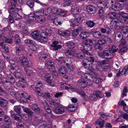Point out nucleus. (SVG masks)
Instances as JSON below:
<instances>
[{"mask_svg":"<svg viewBox=\"0 0 128 128\" xmlns=\"http://www.w3.org/2000/svg\"><path fill=\"white\" fill-rule=\"evenodd\" d=\"M89 33L86 32H82L79 35L80 38L82 39L86 38L89 36Z\"/></svg>","mask_w":128,"mask_h":128,"instance_id":"31","label":"nucleus"},{"mask_svg":"<svg viewBox=\"0 0 128 128\" xmlns=\"http://www.w3.org/2000/svg\"><path fill=\"white\" fill-rule=\"evenodd\" d=\"M58 42L57 41L53 42L51 44V46L53 48L54 50H58L61 48L62 47L61 45L58 44Z\"/></svg>","mask_w":128,"mask_h":128,"instance_id":"20","label":"nucleus"},{"mask_svg":"<svg viewBox=\"0 0 128 128\" xmlns=\"http://www.w3.org/2000/svg\"><path fill=\"white\" fill-rule=\"evenodd\" d=\"M74 56L76 57L78 59H82L84 57L83 55L80 53H75L74 54Z\"/></svg>","mask_w":128,"mask_h":128,"instance_id":"59","label":"nucleus"},{"mask_svg":"<svg viewBox=\"0 0 128 128\" xmlns=\"http://www.w3.org/2000/svg\"><path fill=\"white\" fill-rule=\"evenodd\" d=\"M23 110L24 112L28 114L31 116H32L34 115L33 112L28 108H24Z\"/></svg>","mask_w":128,"mask_h":128,"instance_id":"44","label":"nucleus"},{"mask_svg":"<svg viewBox=\"0 0 128 128\" xmlns=\"http://www.w3.org/2000/svg\"><path fill=\"white\" fill-rule=\"evenodd\" d=\"M111 7H112V8H114V9L115 10L119 11L121 10L120 4L119 3L116 4L114 6L113 5L112 6H109L110 8Z\"/></svg>","mask_w":128,"mask_h":128,"instance_id":"40","label":"nucleus"},{"mask_svg":"<svg viewBox=\"0 0 128 128\" xmlns=\"http://www.w3.org/2000/svg\"><path fill=\"white\" fill-rule=\"evenodd\" d=\"M4 120L6 122V123H8V124H10L11 120L9 116H8L7 115H5L4 116Z\"/></svg>","mask_w":128,"mask_h":128,"instance_id":"61","label":"nucleus"},{"mask_svg":"<svg viewBox=\"0 0 128 128\" xmlns=\"http://www.w3.org/2000/svg\"><path fill=\"white\" fill-rule=\"evenodd\" d=\"M8 12L10 16L15 18L16 20L18 18H22L21 14L22 13V10L20 8L11 7L10 9L8 10Z\"/></svg>","mask_w":128,"mask_h":128,"instance_id":"3","label":"nucleus"},{"mask_svg":"<svg viewBox=\"0 0 128 128\" xmlns=\"http://www.w3.org/2000/svg\"><path fill=\"white\" fill-rule=\"evenodd\" d=\"M16 44H19L20 42L19 36L18 34H16L14 36Z\"/></svg>","mask_w":128,"mask_h":128,"instance_id":"55","label":"nucleus"},{"mask_svg":"<svg viewBox=\"0 0 128 128\" xmlns=\"http://www.w3.org/2000/svg\"><path fill=\"white\" fill-rule=\"evenodd\" d=\"M109 17L110 19H114L116 18L117 14L114 12H111L110 13Z\"/></svg>","mask_w":128,"mask_h":128,"instance_id":"54","label":"nucleus"},{"mask_svg":"<svg viewBox=\"0 0 128 128\" xmlns=\"http://www.w3.org/2000/svg\"><path fill=\"white\" fill-rule=\"evenodd\" d=\"M53 33L52 28H48L46 29L45 32H43L41 33V36L42 38L45 40L44 41L46 42L47 41V38L46 36H43L44 35L46 36H50L53 34Z\"/></svg>","mask_w":128,"mask_h":128,"instance_id":"9","label":"nucleus"},{"mask_svg":"<svg viewBox=\"0 0 128 128\" xmlns=\"http://www.w3.org/2000/svg\"><path fill=\"white\" fill-rule=\"evenodd\" d=\"M53 110L54 112L57 114H62L65 112V108L62 107H57Z\"/></svg>","mask_w":128,"mask_h":128,"instance_id":"18","label":"nucleus"},{"mask_svg":"<svg viewBox=\"0 0 128 128\" xmlns=\"http://www.w3.org/2000/svg\"><path fill=\"white\" fill-rule=\"evenodd\" d=\"M17 84L18 86H22V87L24 86H26V83L25 80L22 79L21 80H20L19 81L17 82Z\"/></svg>","mask_w":128,"mask_h":128,"instance_id":"37","label":"nucleus"},{"mask_svg":"<svg viewBox=\"0 0 128 128\" xmlns=\"http://www.w3.org/2000/svg\"><path fill=\"white\" fill-rule=\"evenodd\" d=\"M66 70L64 66H62L58 70V72L62 76H64L66 74Z\"/></svg>","mask_w":128,"mask_h":128,"instance_id":"27","label":"nucleus"},{"mask_svg":"<svg viewBox=\"0 0 128 128\" xmlns=\"http://www.w3.org/2000/svg\"><path fill=\"white\" fill-rule=\"evenodd\" d=\"M22 49L21 48H16V54L18 55H20V54H22Z\"/></svg>","mask_w":128,"mask_h":128,"instance_id":"62","label":"nucleus"},{"mask_svg":"<svg viewBox=\"0 0 128 128\" xmlns=\"http://www.w3.org/2000/svg\"><path fill=\"white\" fill-rule=\"evenodd\" d=\"M11 89H12V88H10V89H8L9 90V92L10 93V94L12 96L13 98H15L18 100H20V98H18V92L10 91V90Z\"/></svg>","mask_w":128,"mask_h":128,"instance_id":"28","label":"nucleus"},{"mask_svg":"<svg viewBox=\"0 0 128 128\" xmlns=\"http://www.w3.org/2000/svg\"><path fill=\"white\" fill-rule=\"evenodd\" d=\"M19 59L24 68H29L30 66L31 63L28 61V60L25 56H22L20 57Z\"/></svg>","mask_w":128,"mask_h":128,"instance_id":"10","label":"nucleus"},{"mask_svg":"<svg viewBox=\"0 0 128 128\" xmlns=\"http://www.w3.org/2000/svg\"><path fill=\"white\" fill-rule=\"evenodd\" d=\"M36 71H37L39 76L41 77L42 76V75L44 74V69L39 68Z\"/></svg>","mask_w":128,"mask_h":128,"instance_id":"53","label":"nucleus"},{"mask_svg":"<svg viewBox=\"0 0 128 128\" xmlns=\"http://www.w3.org/2000/svg\"><path fill=\"white\" fill-rule=\"evenodd\" d=\"M26 4L31 8H33L34 6V2L31 0H29L26 2Z\"/></svg>","mask_w":128,"mask_h":128,"instance_id":"46","label":"nucleus"},{"mask_svg":"<svg viewBox=\"0 0 128 128\" xmlns=\"http://www.w3.org/2000/svg\"><path fill=\"white\" fill-rule=\"evenodd\" d=\"M88 60L87 59H84L83 60L82 64L85 68L87 69L88 72H82L81 74L82 77L84 78H87L88 77H90L92 78H95L97 75V74L96 72H94V69L92 66V63L90 62H88Z\"/></svg>","mask_w":128,"mask_h":128,"instance_id":"2","label":"nucleus"},{"mask_svg":"<svg viewBox=\"0 0 128 128\" xmlns=\"http://www.w3.org/2000/svg\"><path fill=\"white\" fill-rule=\"evenodd\" d=\"M122 14L121 15V20L118 19L119 20L120 23L122 25H123L124 23H126V20L128 19V14L127 13H124V12H122Z\"/></svg>","mask_w":128,"mask_h":128,"instance_id":"13","label":"nucleus"},{"mask_svg":"<svg viewBox=\"0 0 128 128\" xmlns=\"http://www.w3.org/2000/svg\"><path fill=\"white\" fill-rule=\"evenodd\" d=\"M66 46L67 48L70 49H73L76 46L75 44L72 41H70L66 43Z\"/></svg>","mask_w":128,"mask_h":128,"instance_id":"26","label":"nucleus"},{"mask_svg":"<svg viewBox=\"0 0 128 128\" xmlns=\"http://www.w3.org/2000/svg\"><path fill=\"white\" fill-rule=\"evenodd\" d=\"M52 9L50 8L47 9L40 8L34 12L32 16H30L28 23H30V21L35 22L41 23L45 22L46 18L44 16L49 15L51 18L52 16Z\"/></svg>","mask_w":128,"mask_h":128,"instance_id":"1","label":"nucleus"},{"mask_svg":"<svg viewBox=\"0 0 128 128\" xmlns=\"http://www.w3.org/2000/svg\"><path fill=\"white\" fill-rule=\"evenodd\" d=\"M127 92H128V88L127 86H125L123 89L122 93V97L123 98L125 96H126Z\"/></svg>","mask_w":128,"mask_h":128,"instance_id":"45","label":"nucleus"},{"mask_svg":"<svg viewBox=\"0 0 128 128\" xmlns=\"http://www.w3.org/2000/svg\"><path fill=\"white\" fill-rule=\"evenodd\" d=\"M90 77H88L87 78V82H86L85 80L83 79L79 80L77 82V85L79 87L82 88H85L87 86H91L93 84V80H91Z\"/></svg>","mask_w":128,"mask_h":128,"instance_id":"5","label":"nucleus"},{"mask_svg":"<svg viewBox=\"0 0 128 128\" xmlns=\"http://www.w3.org/2000/svg\"><path fill=\"white\" fill-rule=\"evenodd\" d=\"M128 74V65H127L123 68L121 72V75L126 74Z\"/></svg>","mask_w":128,"mask_h":128,"instance_id":"42","label":"nucleus"},{"mask_svg":"<svg viewBox=\"0 0 128 128\" xmlns=\"http://www.w3.org/2000/svg\"><path fill=\"white\" fill-rule=\"evenodd\" d=\"M24 42L27 44H35V42L33 40L30 39H27L25 40Z\"/></svg>","mask_w":128,"mask_h":128,"instance_id":"48","label":"nucleus"},{"mask_svg":"<svg viewBox=\"0 0 128 128\" xmlns=\"http://www.w3.org/2000/svg\"><path fill=\"white\" fill-rule=\"evenodd\" d=\"M1 40L3 41L4 42L10 44H12L13 42L12 39L6 38L4 37Z\"/></svg>","mask_w":128,"mask_h":128,"instance_id":"43","label":"nucleus"},{"mask_svg":"<svg viewBox=\"0 0 128 128\" xmlns=\"http://www.w3.org/2000/svg\"><path fill=\"white\" fill-rule=\"evenodd\" d=\"M123 25H122L120 24V27L121 28L119 29H121L122 32L124 34H126L128 32V28L125 26H124Z\"/></svg>","mask_w":128,"mask_h":128,"instance_id":"41","label":"nucleus"},{"mask_svg":"<svg viewBox=\"0 0 128 128\" xmlns=\"http://www.w3.org/2000/svg\"><path fill=\"white\" fill-rule=\"evenodd\" d=\"M8 104L7 100L0 97V106L2 107H6Z\"/></svg>","mask_w":128,"mask_h":128,"instance_id":"35","label":"nucleus"},{"mask_svg":"<svg viewBox=\"0 0 128 128\" xmlns=\"http://www.w3.org/2000/svg\"><path fill=\"white\" fill-rule=\"evenodd\" d=\"M32 108L35 112L39 113L40 112V109L38 106L35 104H33L32 105Z\"/></svg>","mask_w":128,"mask_h":128,"instance_id":"39","label":"nucleus"},{"mask_svg":"<svg viewBox=\"0 0 128 128\" xmlns=\"http://www.w3.org/2000/svg\"><path fill=\"white\" fill-rule=\"evenodd\" d=\"M34 122L36 125L38 124L39 123H42V121L40 120L38 117L36 116L34 118Z\"/></svg>","mask_w":128,"mask_h":128,"instance_id":"63","label":"nucleus"},{"mask_svg":"<svg viewBox=\"0 0 128 128\" xmlns=\"http://www.w3.org/2000/svg\"><path fill=\"white\" fill-rule=\"evenodd\" d=\"M18 96L21 98L24 97L27 100H30V96H28L27 94L22 90H20L18 92Z\"/></svg>","mask_w":128,"mask_h":128,"instance_id":"15","label":"nucleus"},{"mask_svg":"<svg viewBox=\"0 0 128 128\" xmlns=\"http://www.w3.org/2000/svg\"><path fill=\"white\" fill-rule=\"evenodd\" d=\"M61 87L63 88H65L70 92H74L76 90L75 89L73 88L70 84H66V83H61Z\"/></svg>","mask_w":128,"mask_h":128,"instance_id":"14","label":"nucleus"},{"mask_svg":"<svg viewBox=\"0 0 128 128\" xmlns=\"http://www.w3.org/2000/svg\"><path fill=\"white\" fill-rule=\"evenodd\" d=\"M97 75L98 74H97ZM98 75L96 76V78H91L92 79V80H93V82L94 81V82L96 84H98L102 82V80L100 78H97V77Z\"/></svg>","mask_w":128,"mask_h":128,"instance_id":"51","label":"nucleus"},{"mask_svg":"<svg viewBox=\"0 0 128 128\" xmlns=\"http://www.w3.org/2000/svg\"><path fill=\"white\" fill-rule=\"evenodd\" d=\"M86 24L88 27L90 28L93 27L95 24L93 21L91 20H89L86 22Z\"/></svg>","mask_w":128,"mask_h":128,"instance_id":"49","label":"nucleus"},{"mask_svg":"<svg viewBox=\"0 0 128 128\" xmlns=\"http://www.w3.org/2000/svg\"><path fill=\"white\" fill-rule=\"evenodd\" d=\"M104 13V11L102 9H100L98 11V14L99 17L102 18H103L104 17V16L103 15Z\"/></svg>","mask_w":128,"mask_h":128,"instance_id":"58","label":"nucleus"},{"mask_svg":"<svg viewBox=\"0 0 128 128\" xmlns=\"http://www.w3.org/2000/svg\"><path fill=\"white\" fill-rule=\"evenodd\" d=\"M86 9L87 11L88 12H95L97 10L96 8L94 6L90 4L87 6Z\"/></svg>","mask_w":128,"mask_h":128,"instance_id":"23","label":"nucleus"},{"mask_svg":"<svg viewBox=\"0 0 128 128\" xmlns=\"http://www.w3.org/2000/svg\"><path fill=\"white\" fill-rule=\"evenodd\" d=\"M122 34L121 32H118L116 34L115 39L117 42H120L122 40Z\"/></svg>","mask_w":128,"mask_h":128,"instance_id":"29","label":"nucleus"},{"mask_svg":"<svg viewBox=\"0 0 128 128\" xmlns=\"http://www.w3.org/2000/svg\"><path fill=\"white\" fill-rule=\"evenodd\" d=\"M17 67L16 66H12L10 70V72L12 73H14L16 72L17 70Z\"/></svg>","mask_w":128,"mask_h":128,"instance_id":"64","label":"nucleus"},{"mask_svg":"<svg viewBox=\"0 0 128 128\" xmlns=\"http://www.w3.org/2000/svg\"><path fill=\"white\" fill-rule=\"evenodd\" d=\"M14 109L15 112L18 114L20 112L21 109L20 106H16L14 107Z\"/></svg>","mask_w":128,"mask_h":128,"instance_id":"56","label":"nucleus"},{"mask_svg":"<svg viewBox=\"0 0 128 128\" xmlns=\"http://www.w3.org/2000/svg\"><path fill=\"white\" fill-rule=\"evenodd\" d=\"M52 16L51 18V19H54V24L56 26H58V25H60L61 23L60 22V17L58 16L55 18H54Z\"/></svg>","mask_w":128,"mask_h":128,"instance_id":"30","label":"nucleus"},{"mask_svg":"<svg viewBox=\"0 0 128 128\" xmlns=\"http://www.w3.org/2000/svg\"><path fill=\"white\" fill-rule=\"evenodd\" d=\"M115 0H107L106 3L104 2H100V6H101V8H104L105 7L107 8L109 7V6H113V4L115 1Z\"/></svg>","mask_w":128,"mask_h":128,"instance_id":"11","label":"nucleus"},{"mask_svg":"<svg viewBox=\"0 0 128 128\" xmlns=\"http://www.w3.org/2000/svg\"><path fill=\"white\" fill-rule=\"evenodd\" d=\"M58 32L60 35L64 36H69L70 33V31L68 30L63 31L61 29H59Z\"/></svg>","mask_w":128,"mask_h":128,"instance_id":"24","label":"nucleus"},{"mask_svg":"<svg viewBox=\"0 0 128 128\" xmlns=\"http://www.w3.org/2000/svg\"><path fill=\"white\" fill-rule=\"evenodd\" d=\"M12 117L18 122H20L22 118V116L16 114H12Z\"/></svg>","mask_w":128,"mask_h":128,"instance_id":"32","label":"nucleus"},{"mask_svg":"<svg viewBox=\"0 0 128 128\" xmlns=\"http://www.w3.org/2000/svg\"><path fill=\"white\" fill-rule=\"evenodd\" d=\"M34 90L37 93L38 95L41 96L42 95V93L40 92V89L39 88L36 87L34 88Z\"/></svg>","mask_w":128,"mask_h":128,"instance_id":"60","label":"nucleus"},{"mask_svg":"<svg viewBox=\"0 0 128 128\" xmlns=\"http://www.w3.org/2000/svg\"><path fill=\"white\" fill-rule=\"evenodd\" d=\"M98 55L100 57L106 59H110L113 56L112 54L109 51L106 50L98 52Z\"/></svg>","mask_w":128,"mask_h":128,"instance_id":"8","label":"nucleus"},{"mask_svg":"<svg viewBox=\"0 0 128 128\" xmlns=\"http://www.w3.org/2000/svg\"><path fill=\"white\" fill-rule=\"evenodd\" d=\"M94 36L96 38L100 39L102 38V34L100 32L98 31H95L93 33Z\"/></svg>","mask_w":128,"mask_h":128,"instance_id":"36","label":"nucleus"},{"mask_svg":"<svg viewBox=\"0 0 128 128\" xmlns=\"http://www.w3.org/2000/svg\"><path fill=\"white\" fill-rule=\"evenodd\" d=\"M119 21V20H117L112 21L110 24V28L112 29L115 28L116 29L119 30L121 28L120 26L121 24Z\"/></svg>","mask_w":128,"mask_h":128,"instance_id":"12","label":"nucleus"},{"mask_svg":"<svg viewBox=\"0 0 128 128\" xmlns=\"http://www.w3.org/2000/svg\"><path fill=\"white\" fill-rule=\"evenodd\" d=\"M81 8L80 7H78L76 8H71V11L73 14L77 16L79 15L78 14L79 12L80 11Z\"/></svg>","mask_w":128,"mask_h":128,"instance_id":"22","label":"nucleus"},{"mask_svg":"<svg viewBox=\"0 0 128 128\" xmlns=\"http://www.w3.org/2000/svg\"><path fill=\"white\" fill-rule=\"evenodd\" d=\"M51 75L49 73H46L44 76L42 77V79L44 80L48 83L52 87L54 86L55 84L54 82L51 80Z\"/></svg>","mask_w":128,"mask_h":128,"instance_id":"7","label":"nucleus"},{"mask_svg":"<svg viewBox=\"0 0 128 128\" xmlns=\"http://www.w3.org/2000/svg\"><path fill=\"white\" fill-rule=\"evenodd\" d=\"M74 52L71 50H67L65 53V54L66 56H68L70 55V56H74V54H75Z\"/></svg>","mask_w":128,"mask_h":128,"instance_id":"57","label":"nucleus"},{"mask_svg":"<svg viewBox=\"0 0 128 128\" xmlns=\"http://www.w3.org/2000/svg\"><path fill=\"white\" fill-rule=\"evenodd\" d=\"M66 12V11L60 9V12H59L58 14V15H59V16L61 17L65 16Z\"/></svg>","mask_w":128,"mask_h":128,"instance_id":"47","label":"nucleus"},{"mask_svg":"<svg viewBox=\"0 0 128 128\" xmlns=\"http://www.w3.org/2000/svg\"><path fill=\"white\" fill-rule=\"evenodd\" d=\"M47 56V54L46 53H43L41 54L39 58V62L40 64L43 63L44 61L46 58Z\"/></svg>","mask_w":128,"mask_h":128,"instance_id":"34","label":"nucleus"},{"mask_svg":"<svg viewBox=\"0 0 128 128\" xmlns=\"http://www.w3.org/2000/svg\"><path fill=\"white\" fill-rule=\"evenodd\" d=\"M31 35L34 39L38 40L40 38V34L38 30H36L32 33Z\"/></svg>","mask_w":128,"mask_h":128,"instance_id":"25","label":"nucleus"},{"mask_svg":"<svg viewBox=\"0 0 128 128\" xmlns=\"http://www.w3.org/2000/svg\"><path fill=\"white\" fill-rule=\"evenodd\" d=\"M75 18L72 19L69 21L70 25L73 27L76 26H78L79 24L82 19V17L80 15L75 16Z\"/></svg>","mask_w":128,"mask_h":128,"instance_id":"6","label":"nucleus"},{"mask_svg":"<svg viewBox=\"0 0 128 128\" xmlns=\"http://www.w3.org/2000/svg\"><path fill=\"white\" fill-rule=\"evenodd\" d=\"M84 0H66V1L68 2H70L67 5L72 7L75 6L79 2H83Z\"/></svg>","mask_w":128,"mask_h":128,"instance_id":"17","label":"nucleus"},{"mask_svg":"<svg viewBox=\"0 0 128 128\" xmlns=\"http://www.w3.org/2000/svg\"><path fill=\"white\" fill-rule=\"evenodd\" d=\"M101 32L104 34L106 32V33L108 34H109L110 32V28L108 27L104 28H102L100 30Z\"/></svg>","mask_w":128,"mask_h":128,"instance_id":"38","label":"nucleus"},{"mask_svg":"<svg viewBox=\"0 0 128 128\" xmlns=\"http://www.w3.org/2000/svg\"><path fill=\"white\" fill-rule=\"evenodd\" d=\"M45 102L44 105V109L46 111L48 112V113H50V116L52 118H54L56 117V116L54 115H53L51 113L52 112L50 108L48 107V104H49L51 106L53 105L55 106H58L59 104V103L58 102H56L53 101H52V102Z\"/></svg>","mask_w":128,"mask_h":128,"instance_id":"4","label":"nucleus"},{"mask_svg":"<svg viewBox=\"0 0 128 128\" xmlns=\"http://www.w3.org/2000/svg\"><path fill=\"white\" fill-rule=\"evenodd\" d=\"M60 9L57 8H53L52 9V16L56 17V15H58V14Z\"/></svg>","mask_w":128,"mask_h":128,"instance_id":"33","label":"nucleus"},{"mask_svg":"<svg viewBox=\"0 0 128 128\" xmlns=\"http://www.w3.org/2000/svg\"><path fill=\"white\" fill-rule=\"evenodd\" d=\"M51 60H49L45 64V66L49 71H52V70L54 69L55 67L54 66Z\"/></svg>","mask_w":128,"mask_h":128,"instance_id":"16","label":"nucleus"},{"mask_svg":"<svg viewBox=\"0 0 128 128\" xmlns=\"http://www.w3.org/2000/svg\"><path fill=\"white\" fill-rule=\"evenodd\" d=\"M95 95L96 98H102L103 96L102 93L101 91L99 90H97L96 92Z\"/></svg>","mask_w":128,"mask_h":128,"instance_id":"50","label":"nucleus"},{"mask_svg":"<svg viewBox=\"0 0 128 128\" xmlns=\"http://www.w3.org/2000/svg\"><path fill=\"white\" fill-rule=\"evenodd\" d=\"M93 39H89L87 40V42L85 44V48L88 50H91L92 49V45L93 44Z\"/></svg>","mask_w":128,"mask_h":128,"instance_id":"19","label":"nucleus"},{"mask_svg":"<svg viewBox=\"0 0 128 128\" xmlns=\"http://www.w3.org/2000/svg\"><path fill=\"white\" fill-rule=\"evenodd\" d=\"M25 22H23L22 24L20 23L19 24V25L20 27V28H22V32L24 33L23 34H24L25 35H27L28 34V32L25 25Z\"/></svg>","mask_w":128,"mask_h":128,"instance_id":"21","label":"nucleus"},{"mask_svg":"<svg viewBox=\"0 0 128 128\" xmlns=\"http://www.w3.org/2000/svg\"><path fill=\"white\" fill-rule=\"evenodd\" d=\"M5 66V63L4 61L2 60H0V72L4 68Z\"/></svg>","mask_w":128,"mask_h":128,"instance_id":"52","label":"nucleus"}]
</instances>
